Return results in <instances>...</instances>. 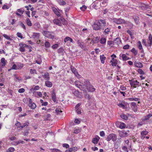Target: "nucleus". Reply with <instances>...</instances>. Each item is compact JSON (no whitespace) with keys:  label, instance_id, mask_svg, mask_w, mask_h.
I'll use <instances>...</instances> for the list:
<instances>
[{"label":"nucleus","instance_id":"1a4fd4ad","mask_svg":"<svg viewBox=\"0 0 152 152\" xmlns=\"http://www.w3.org/2000/svg\"><path fill=\"white\" fill-rule=\"evenodd\" d=\"M41 73H42V77L44 78V79L46 80H49L50 79V77L49 73L48 72H45L44 73L41 72Z\"/></svg>","mask_w":152,"mask_h":152},{"label":"nucleus","instance_id":"c03bdc74","mask_svg":"<svg viewBox=\"0 0 152 152\" xmlns=\"http://www.w3.org/2000/svg\"><path fill=\"white\" fill-rule=\"evenodd\" d=\"M15 150V148L13 147H10L7 150V152H13Z\"/></svg>","mask_w":152,"mask_h":152},{"label":"nucleus","instance_id":"6e6552de","mask_svg":"<svg viewBox=\"0 0 152 152\" xmlns=\"http://www.w3.org/2000/svg\"><path fill=\"white\" fill-rule=\"evenodd\" d=\"M113 21L117 24H121L122 23L125 24L126 23V22L124 19L121 18L114 19H113Z\"/></svg>","mask_w":152,"mask_h":152},{"label":"nucleus","instance_id":"864d4df0","mask_svg":"<svg viewBox=\"0 0 152 152\" xmlns=\"http://www.w3.org/2000/svg\"><path fill=\"white\" fill-rule=\"evenodd\" d=\"M118 105L120 107H122L123 109H125L126 108L125 105L122 103H119Z\"/></svg>","mask_w":152,"mask_h":152},{"label":"nucleus","instance_id":"69168bd1","mask_svg":"<svg viewBox=\"0 0 152 152\" xmlns=\"http://www.w3.org/2000/svg\"><path fill=\"white\" fill-rule=\"evenodd\" d=\"M129 99L131 101H137L139 100L138 98H129Z\"/></svg>","mask_w":152,"mask_h":152},{"label":"nucleus","instance_id":"5fc2aeb1","mask_svg":"<svg viewBox=\"0 0 152 152\" xmlns=\"http://www.w3.org/2000/svg\"><path fill=\"white\" fill-rule=\"evenodd\" d=\"M58 47V44H56L52 45V48L54 49H57Z\"/></svg>","mask_w":152,"mask_h":152},{"label":"nucleus","instance_id":"49530a36","mask_svg":"<svg viewBox=\"0 0 152 152\" xmlns=\"http://www.w3.org/2000/svg\"><path fill=\"white\" fill-rule=\"evenodd\" d=\"M137 71L138 72L140 75H143L145 74V72L143 70L140 69H138Z\"/></svg>","mask_w":152,"mask_h":152},{"label":"nucleus","instance_id":"c85d7f7f","mask_svg":"<svg viewBox=\"0 0 152 152\" xmlns=\"http://www.w3.org/2000/svg\"><path fill=\"white\" fill-rule=\"evenodd\" d=\"M106 57L104 55L100 56V59L101 62L102 64H104L105 62V60L106 59Z\"/></svg>","mask_w":152,"mask_h":152},{"label":"nucleus","instance_id":"e2e57ef3","mask_svg":"<svg viewBox=\"0 0 152 152\" xmlns=\"http://www.w3.org/2000/svg\"><path fill=\"white\" fill-rule=\"evenodd\" d=\"M42 61L41 59L39 58L36 60V62L38 64H40L41 63Z\"/></svg>","mask_w":152,"mask_h":152},{"label":"nucleus","instance_id":"ea45409f","mask_svg":"<svg viewBox=\"0 0 152 152\" xmlns=\"http://www.w3.org/2000/svg\"><path fill=\"white\" fill-rule=\"evenodd\" d=\"M99 39L98 37H97L95 38H94L92 41L94 43H96L98 42Z\"/></svg>","mask_w":152,"mask_h":152},{"label":"nucleus","instance_id":"3c124183","mask_svg":"<svg viewBox=\"0 0 152 152\" xmlns=\"http://www.w3.org/2000/svg\"><path fill=\"white\" fill-rule=\"evenodd\" d=\"M11 69H12L17 70L19 69V68H18V67H17L16 64H14L12 67Z\"/></svg>","mask_w":152,"mask_h":152},{"label":"nucleus","instance_id":"473e14b6","mask_svg":"<svg viewBox=\"0 0 152 152\" xmlns=\"http://www.w3.org/2000/svg\"><path fill=\"white\" fill-rule=\"evenodd\" d=\"M106 39L105 38L102 37L100 39V42L102 44H104L106 43Z\"/></svg>","mask_w":152,"mask_h":152},{"label":"nucleus","instance_id":"4468645a","mask_svg":"<svg viewBox=\"0 0 152 152\" xmlns=\"http://www.w3.org/2000/svg\"><path fill=\"white\" fill-rule=\"evenodd\" d=\"M87 90L88 92H93L96 90V88L91 85H90L87 87L86 90Z\"/></svg>","mask_w":152,"mask_h":152},{"label":"nucleus","instance_id":"5701e85b","mask_svg":"<svg viewBox=\"0 0 152 152\" xmlns=\"http://www.w3.org/2000/svg\"><path fill=\"white\" fill-rule=\"evenodd\" d=\"M45 84L47 87L49 88L53 86L52 83L49 80L45 81Z\"/></svg>","mask_w":152,"mask_h":152},{"label":"nucleus","instance_id":"8fccbe9b","mask_svg":"<svg viewBox=\"0 0 152 152\" xmlns=\"http://www.w3.org/2000/svg\"><path fill=\"white\" fill-rule=\"evenodd\" d=\"M125 127L126 124L123 123H121L119 126L120 128L121 129L124 128Z\"/></svg>","mask_w":152,"mask_h":152},{"label":"nucleus","instance_id":"a211bd4d","mask_svg":"<svg viewBox=\"0 0 152 152\" xmlns=\"http://www.w3.org/2000/svg\"><path fill=\"white\" fill-rule=\"evenodd\" d=\"M100 137L96 135L94 138L93 139L92 142L94 144H96L97 143Z\"/></svg>","mask_w":152,"mask_h":152},{"label":"nucleus","instance_id":"09e8293b","mask_svg":"<svg viewBox=\"0 0 152 152\" xmlns=\"http://www.w3.org/2000/svg\"><path fill=\"white\" fill-rule=\"evenodd\" d=\"M149 39L150 41V46L152 45V37L151 34H150L149 36Z\"/></svg>","mask_w":152,"mask_h":152},{"label":"nucleus","instance_id":"4d7b16f0","mask_svg":"<svg viewBox=\"0 0 152 152\" xmlns=\"http://www.w3.org/2000/svg\"><path fill=\"white\" fill-rule=\"evenodd\" d=\"M15 125L17 127H20L21 126V123L18 121H17L16 123L15 124Z\"/></svg>","mask_w":152,"mask_h":152},{"label":"nucleus","instance_id":"4be33fe9","mask_svg":"<svg viewBox=\"0 0 152 152\" xmlns=\"http://www.w3.org/2000/svg\"><path fill=\"white\" fill-rule=\"evenodd\" d=\"M52 10L53 11L54 13L58 17H59L60 15V12L58 11L56 8L54 7L52 8Z\"/></svg>","mask_w":152,"mask_h":152},{"label":"nucleus","instance_id":"e433bc0d","mask_svg":"<svg viewBox=\"0 0 152 152\" xmlns=\"http://www.w3.org/2000/svg\"><path fill=\"white\" fill-rule=\"evenodd\" d=\"M1 61L2 64L1 66H5L6 64L5 58H1Z\"/></svg>","mask_w":152,"mask_h":152},{"label":"nucleus","instance_id":"f03ea898","mask_svg":"<svg viewBox=\"0 0 152 152\" xmlns=\"http://www.w3.org/2000/svg\"><path fill=\"white\" fill-rule=\"evenodd\" d=\"M129 83L131 87L136 88L141 86V84L137 80L132 79L129 80Z\"/></svg>","mask_w":152,"mask_h":152},{"label":"nucleus","instance_id":"cd10ccee","mask_svg":"<svg viewBox=\"0 0 152 152\" xmlns=\"http://www.w3.org/2000/svg\"><path fill=\"white\" fill-rule=\"evenodd\" d=\"M59 4L61 5H64L66 4L65 1L66 0H56Z\"/></svg>","mask_w":152,"mask_h":152},{"label":"nucleus","instance_id":"a19ab883","mask_svg":"<svg viewBox=\"0 0 152 152\" xmlns=\"http://www.w3.org/2000/svg\"><path fill=\"white\" fill-rule=\"evenodd\" d=\"M22 133L24 136H27L29 132L28 130L26 129L24 132H22Z\"/></svg>","mask_w":152,"mask_h":152},{"label":"nucleus","instance_id":"423d86ee","mask_svg":"<svg viewBox=\"0 0 152 152\" xmlns=\"http://www.w3.org/2000/svg\"><path fill=\"white\" fill-rule=\"evenodd\" d=\"M94 29L95 30H98L101 28L100 26V23L99 22V20L94 23L93 26Z\"/></svg>","mask_w":152,"mask_h":152},{"label":"nucleus","instance_id":"72a5a7b5","mask_svg":"<svg viewBox=\"0 0 152 152\" xmlns=\"http://www.w3.org/2000/svg\"><path fill=\"white\" fill-rule=\"evenodd\" d=\"M131 52L134 54L135 56L137 55L138 53L137 50H136L135 48H133L131 50Z\"/></svg>","mask_w":152,"mask_h":152},{"label":"nucleus","instance_id":"37998d69","mask_svg":"<svg viewBox=\"0 0 152 152\" xmlns=\"http://www.w3.org/2000/svg\"><path fill=\"white\" fill-rule=\"evenodd\" d=\"M138 48L140 50L142 49V47L141 42L138 41Z\"/></svg>","mask_w":152,"mask_h":152},{"label":"nucleus","instance_id":"dca6fc26","mask_svg":"<svg viewBox=\"0 0 152 152\" xmlns=\"http://www.w3.org/2000/svg\"><path fill=\"white\" fill-rule=\"evenodd\" d=\"M70 68L72 72L75 74V76L76 77H77L78 75H79V74L77 72V71L76 69L73 67L72 65H71L70 66Z\"/></svg>","mask_w":152,"mask_h":152},{"label":"nucleus","instance_id":"f704fd0d","mask_svg":"<svg viewBox=\"0 0 152 152\" xmlns=\"http://www.w3.org/2000/svg\"><path fill=\"white\" fill-rule=\"evenodd\" d=\"M29 123L28 121H26L25 123L23 124V126H21V129H22L23 128L26 127H27L29 124Z\"/></svg>","mask_w":152,"mask_h":152},{"label":"nucleus","instance_id":"052dcab7","mask_svg":"<svg viewBox=\"0 0 152 152\" xmlns=\"http://www.w3.org/2000/svg\"><path fill=\"white\" fill-rule=\"evenodd\" d=\"M130 47V46L128 44H127L125 45H124L123 47V48L124 49L126 50V49H128Z\"/></svg>","mask_w":152,"mask_h":152},{"label":"nucleus","instance_id":"58836bf2","mask_svg":"<svg viewBox=\"0 0 152 152\" xmlns=\"http://www.w3.org/2000/svg\"><path fill=\"white\" fill-rule=\"evenodd\" d=\"M30 99H31L30 98H24L23 99V102L25 104H27L28 102V103Z\"/></svg>","mask_w":152,"mask_h":152},{"label":"nucleus","instance_id":"de8ad7c7","mask_svg":"<svg viewBox=\"0 0 152 152\" xmlns=\"http://www.w3.org/2000/svg\"><path fill=\"white\" fill-rule=\"evenodd\" d=\"M3 36L5 38L7 39L12 40V39L10 38V37L7 36V34H3Z\"/></svg>","mask_w":152,"mask_h":152},{"label":"nucleus","instance_id":"f8f14e48","mask_svg":"<svg viewBox=\"0 0 152 152\" xmlns=\"http://www.w3.org/2000/svg\"><path fill=\"white\" fill-rule=\"evenodd\" d=\"M24 12V10L22 8L18 9L17 10V12L15 13L16 15L19 16V17H21V15Z\"/></svg>","mask_w":152,"mask_h":152},{"label":"nucleus","instance_id":"7c9ffc66","mask_svg":"<svg viewBox=\"0 0 152 152\" xmlns=\"http://www.w3.org/2000/svg\"><path fill=\"white\" fill-rule=\"evenodd\" d=\"M77 148L76 147H74L72 148H69V152H75L77 151Z\"/></svg>","mask_w":152,"mask_h":152},{"label":"nucleus","instance_id":"bb28decb","mask_svg":"<svg viewBox=\"0 0 152 152\" xmlns=\"http://www.w3.org/2000/svg\"><path fill=\"white\" fill-rule=\"evenodd\" d=\"M134 65L135 66L141 68L143 67L142 64L140 62H135L134 63Z\"/></svg>","mask_w":152,"mask_h":152},{"label":"nucleus","instance_id":"9d476101","mask_svg":"<svg viewBox=\"0 0 152 152\" xmlns=\"http://www.w3.org/2000/svg\"><path fill=\"white\" fill-rule=\"evenodd\" d=\"M119 135L121 137H125L128 136V133L125 131H120L119 132Z\"/></svg>","mask_w":152,"mask_h":152},{"label":"nucleus","instance_id":"79ce46f5","mask_svg":"<svg viewBox=\"0 0 152 152\" xmlns=\"http://www.w3.org/2000/svg\"><path fill=\"white\" fill-rule=\"evenodd\" d=\"M121 117L123 119L127 120L128 119V117L126 115L122 114L121 115Z\"/></svg>","mask_w":152,"mask_h":152},{"label":"nucleus","instance_id":"9b49d317","mask_svg":"<svg viewBox=\"0 0 152 152\" xmlns=\"http://www.w3.org/2000/svg\"><path fill=\"white\" fill-rule=\"evenodd\" d=\"M28 105L30 107L31 109H34L36 107V105L33 102L32 103V100L31 99H29V102L28 103Z\"/></svg>","mask_w":152,"mask_h":152},{"label":"nucleus","instance_id":"338daca9","mask_svg":"<svg viewBox=\"0 0 152 152\" xmlns=\"http://www.w3.org/2000/svg\"><path fill=\"white\" fill-rule=\"evenodd\" d=\"M81 105V103H78L75 107V109L76 110L77 109H80V106Z\"/></svg>","mask_w":152,"mask_h":152},{"label":"nucleus","instance_id":"0e129e2a","mask_svg":"<svg viewBox=\"0 0 152 152\" xmlns=\"http://www.w3.org/2000/svg\"><path fill=\"white\" fill-rule=\"evenodd\" d=\"M87 8V7L85 5H83L82 7H80V9L82 11H85Z\"/></svg>","mask_w":152,"mask_h":152},{"label":"nucleus","instance_id":"0eeeda50","mask_svg":"<svg viewBox=\"0 0 152 152\" xmlns=\"http://www.w3.org/2000/svg\"><path fill=\"white\" fill-rule=\"evenodd\" d=\"M64 41L65 43H66L67 45H69L70 42L74 43V41L73 39L69 37H66L64 39Z\"/></svg>","mask_w":152,"mask_h":152},{"label":"nucleus","instance_id":"680f3d73","mask_svg":"<svg viewBox=\"0 0 152 152\" xmlns=\"http://www.w3.org/2000/svg\"><path fill=\"white\" fill-rule=\"evenodd\" d=\"M25 91V90L23 88H21L19 89L18 90V92L19 93H23Z\"/></svg>","mask_w":152,"mask_h":152},{"label":"nucleus","instance_id":"603ef678","mask_svg":"<svg viewBox=\"0 0 152 152\" xmlns=\"http://www.w3.org/2000/svg\"><path fill=\"white\" fill-rule=\"evenodd\" d=\"M81 132V129L78 128L76 129L74 131V133L76 134H77Z\"/></svg>","mask_w":152,"mask_h":152},{"label":"nucleus","instance_id":"b1692460","mask_svg":"<svg viewBox=\"0 0 152 152\" xmlns=\"http://www.w3.org/2000/svg\"><path fill=\"white\" fill-rule=\"evenodd\" d=\"M52 99L53 101L55 102L56 101V97L54 91H53L51 95Z\"/></svg>","mask_w":152,"mask_h":152},{"label":"nucleus","instance_id":"c756f323","mask_svg":"<svg viewBox=\"0 0 152 152\" xmlns=\"http://www.w3.org/2000/svg\"><path fill=\"white\" fill-rule=\"evenodd\" d=\"M77 44L81 48H82L83 47V43L81 39H79L77 40Z\"/></svg>","mask_w":152,"mask_h":152},{"label":"nucleus","instance_id":"6ab92c4d","mask_svg":"<svg viewBox=\"0 0 152 152\" xmlns=\"http://www.w3.org/2000/svg\"><path fill=\"white\" fill-rule=\"evenodd\" d=\"M131 106L133 110L135 112L137 111V106L136 105V104L135 102H132L131 104Z\"/></svg>","mask_w":152,"mask_h":152},{"label":"nucleus","instance_id":"c9c22d12","mask_svg":"<svg viewBox=\"0 0 152 152\" xmlns=\"http://www.w3.org/2000/svg\"><path fill=\"white\" fill-rule=\"evenodd\" d=\"M84 85H85L86 86V88L88 87L89 85H91L90 83L89 80H85L84 82Z\"/></svg>","mask_w":152,"mask_h":152},{"label":"nucleus","instance_id":"ddd939ff","mask_svg":"<svg viewBox=\"0 0 152 152\" xmlns=\"http://www.w3.org/2000/svg\"><path fill=\"white\" fill-rule=\"evenodd\" d=\"M99 22L100 23V26L101 28L104 29V27L106 26V22L105 20H99Z\"/></svg>","mask_w":152,"mask_h":152},{"label":"nucleus","instance_id":"393cba45","mask_svg":"<svg viewBox=\"0 0 152 152\" xmlns=\"http://www.w3.org/2000/svg\"><path fill=\"white\" fill-rule=\"evenodd\" d=\"M53 22L54 24L59 26H61V25L60 21L58 19H54L53 20Z\"/></svg>","mask_w":152,"mask_h":152},{"label":"nucleus","instance_id":"7ed1b4c3","mask_svg":"<svg viewBox=\"0 0 152 152\" xmlns=\"http://www.w3.org/2000/svg\"><path fill=\"white\" fill-rule=\"evenodd\" d=\"M42 34L45 37L50 39H53L54 37L53 33L49 31H44Z\"/></svg>","mask_w":152,"mask_h":152},{"label":"nucleus","instance_id":"20e7f679","mask_svg":"<svg viewBox=\"0 0 152 152\" xmlns=\"http://www.w3.org/2000/svg\"><path fill=\"white\" fill-rule=\"evenodd\" d=\"M117 139V136L116 134L113 133L109 134L106 140L107 141H109L112 140V141H115Z\"/></svg>","mask_w":152,"mask_h":152},{"label":"nucleus","instance_id":"2eb2a0df","mask_svg":"<svg viewBox=\"0 0 152 152\" xmlns=\"http://www.w3.org/2000/svg\"><path fill=\"white\" fill-rule=\"evenodd\" d=\"M117 60L114 58H112V60L110 61L111 65L113 66H116L117 64Z\"/></svg>","mask_w":152,"mask_h":152},{"label":"nucleus","instance_id":"39448f33","mask_svg":"<svg viewBox=\"0 0 152 152\" xmlns=\"http://www.w3.org/2000/svg\"><path fill=\"white\" fill-rule=\"evenodd\" d=\"M19 45L20 47L19 50L21 52L25 51V48H27V47H28V45H26V44L21 43L19 44Z\"/></svg>","mask_w":152,"mask_h":152},{"label":"nucleus","instance_id":"774afa93","mask_svg":"<svg viewBox=\"0 0 152 152\" xmlns=\"http://www.w3.org/2000/svg\"><path fill=\"white\" fill-rule=\"evenodd\" d=\"M74 122L76 124H79L80 123V121L78 119L76 118L75 119Z\"/></svg>","mask_w":152,"mask_h":152},{"label":"nucleus","instance_id":"a878e982","mask_svg":"<svg viewBox=\"0 0 152 152\" xmlns=\"http://www.w3.org/2000/svg\"><path fill=\"white\" fill-rule=\"evenodd\" d=\"M110 32V28H107L105 29L103 33L105 35L108 34Z\"/></svg>","mask_w":152,"mask_h":152},{"label":"nucleus","instance_id":"412c9836","mask_svg":"<svg viewBox=\"0 0 152 152\" xmlns=\"http://www.w3.org/2000/svg\"><path fill=\"white\" fill-rule=\"evenodd\" d=\"M148 133V132L146 130L142 131L141 133V139H144L145 137V136Z\"/></svg>","mask_w":152,"mask_h":152},{"label":"nucleus","instance_id":"bf43d9fd","mask_svg":"<svg viewBox=\"0 0 152 152\" xmlns=\"http://www.w3.org/2000/svg\"><path fill=\"white\" fill-rule=\"evenodd\" d=\"M82 32L83 34H87L88 33V31L87 28H84L83 29Z\"/></svg>","mask_w":152,"mask_h":152},{"label":"nucleus","instance_id":"f257e3e1","mask_svg":"<svg viewBox=\"0 0 152 152\" xmlns=\"http://www.w3.org/2000/svg\"><path fill=\"white\" fill-rule=\"evenodd\" d=\"M82 84L81 82L78 80L75 82V84L76 87L83 91H86V86L85 85H82Z\"/></svg>","mask_w":152,"mask_h":152},{"label":"nucleus","instance_id":"f3484780","mask_svg":"<svg viewBox=\"0 0 152 152\" xmlns=\"http://www.w3.org/2000/svg\"><path fill=\"white\" fill-rule=\"evenodd\" d=\"M40 36V34L39 33H37L34 32L32 35V37L33 38L36 39H39Z\"/></svg>","mask_w":152,"mask_h":152},{"label":"nucleus","instance_id":"a18cd8bd","mask_svg":"<svg viewBox=\"0 0 152 152\" xmlns=\"http://www.w3.org/2000/svg\"><path fill=\"white\" fill-rule=\"evenodd\" d=\"M30 73L31 74H37V72L35 69H31L30 70Z\"/></svg>","mask_w":152,"mask_h":152},{"label":"nucleus","instance_id":"2f4dec72","mask_svg":"<svg viewBox=\"0 0 152 152\" xmlns=\"http://www.w3.org/2000/svg\"><path fill=\"white\" fill-rule=\"evenodd\" d=\"M45 46L46 48L45 50H47V48H48L50 47V44L48 41H46L45 43Z\"/></svg>","mask_w":152,"mask_h":152},{"label":"nucleus","instance_id":"4c0bfd02","mask_svg":"<svg viewBox=\"0 0 152 152\" xmlns=\"http://www.w3.org/2000/svg\"><path fill=\"white\" fill-rule=\"evenodd\" d=\"M26 23L28 26H32V23L28 18H27L26 19Z\"/></svg>","mask_w":152,"mask_h":152},{"label":"nucleus","instance_id":"13d9d810","mask_svg":"<svg viewBox=\"0 0 152 152\" xmlns=\"http://www.w3.org/2000/svg\"><path fill=\"white\" fill-rule=\"evenodd\" d=\"M122 149L125 152H128L129 151L127 147L126 146H124L122 148Z\"/></svg>","mask_w":152,"mask_h":152},{"label":"nucleus","instance_id":"6e6d98bb","mask_svg":"<svg viewBox=\"0 0 152 152\" xmlns=\"http://www.w3.org/2000/svg\"><path fill=\"white\" fill-rule=\"evenodd\" d=\"M152 116V115L151 114H148V115L145 116L144 120H148Z\"/></svg>","mask_w":152,"mask_h":152},{"label":"nucleus","instance_id":"aec40b11","mask_svg":"<svg viewBox=\"0 0 152 152\" xmlns=\"http://www.w3.org/2000/svg\"><path fill=\"white\" fill-rule=\"evenodd\" d=\"M120 56H121L122 58V60L125 61L129 60L130 59L129 57L127 56L125 54H121L120 55Z\"/></svg>","mask_w":152,"mask_h":152}]
</instances>
